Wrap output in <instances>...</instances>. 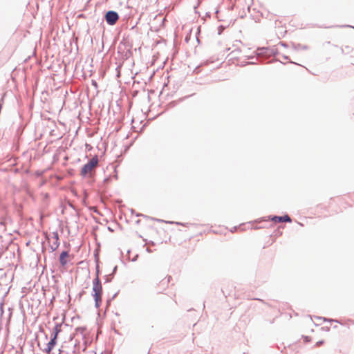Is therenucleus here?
Segmentation results:
<instances>
[{
    "label": "nucleus",
    "mask_w": 354,
    "mask_h": 354,
    "mask_svg": "<svg viewBox=\"0 0 354 354\" xmlns=\"http://www.w3.org/2000/svg\"><path fill=\"white\" fill-rule=\"evenodd\" d=\"M93 85H95V86H97V83H96V82L93 81Z\"/></svg>",
    "instance_id": "nucleus-25"
},
{
    "label": "nucleus",
    "mask_w": 354,
    "mask_h": 354,
    "mask_svg": "<svg viewBox=\"0 0 354 354\" xmlns=\"http://www.w3.org/2000/svg\"><path fill=\"white\" fill-rule=\"evenodd\" d=\"M98 157L97 156H94L91 159H90L86 164H85L80 171V175L82 177L86 176H92L93 171L95 168L98 165Z\"/></svg>",
    "instance_id": "nucleus-2"
},
{
    "label": "nucleus",
    "mask_w": 354,
    "mask_h": 354,
    "mask_svg": "<svg viewBox=\"0 0 354 354\" xmlns=\"http://www.w3.org/2000/svg\"><path fill=\"white\" fill-rule=\"evenodd\" d=\"M117 270V266H115L113 270V274L116 272Z\"/></svg>",
    "instance_id": "nucleus-19"
},
{
    "label": "nucleus",
    "mask_w": 354,
    "mask_h": 354,
    "mask_svg": "<svg viewBox=\"0 0 354 354\" xmlns=\"http://www.w3.org/2000/svg\"><path fill=\"white\" fill-rule=\"evenodd\" d=\"M157 221H159V222H163L162 220H160V219H157Z\"/></svg>",
    "instance_id": "nucleus-26"
},
{
    "label": "nucleus",
    "mask_w": 354,
    "mask_h": 354,
    "mask_svg": "<svg viewBox=\"0 0 354 354\" xmlns=\"http://www.w3.org/2000/svg\"><path fill=\"white\" fill-rule=\"evenodd\" d=\"M111 280L108 279L107 276H106V280H105V282L106 283H108V282H110Z\"/></svg>",
    "instance_id": "nucleus-20"
},
{
    "label": "nucleus",
    "mask_w": 354,
    "mask_h": 354,
    "mask_svg": "<svg viewBox=\"0 0 354 354\" xmlns=\"http://www.w3.org/2000/svg\"><path fill=\"white\" fill-rule=\"evenodd\" d=\"M248 64H252L253 62H248Z\"/></svg>",
    "instance_id": "nucleus-29"
},
{
    "label": "nucleus",
    "mask_w": 354,
    "mask_h": 354,
    "mask_svg": "<svg viewBox=\"0 0 354 354\" xmlns=\"http://www.w3.org/2000/svg\"><path fill=\"white\" fill-rule=\"evenodd\" d=\"M117 295H118V292H117V293H115V294H114V295H113V296L112 297V298H111V300H112V299H114L115 298V297L117 296Z\"/></svg>",
    "instance_id": "nucleus-21"
},
{
    "label": "nucleus",
    "mask_w": 354,
    "mask_h": 354,
    "mask_svg": "<svg viewBox=\"0 0 354 354\" xmlns=\"http://www.w3.org/2000/svg\"><path fill=\"white\" fill-rule=\"evenodd\" d=\"M272 53L273 50L267 47L259 48L257 50V59L259 60H262L270 57Z\"/></svg>",
    "instance_id": "nucleus-4"
},
{
    "label": "nucleus",
    "mask_w": 354,
    "mask_h": 354,
    "mask_svg": "<svg viewBox=\"0 0 354 354\" xmlns=\"http://www.w3.org/2000/svg\"><path fill=\"white\" fill-rule=\"evenodd\" d=\"M120 16L116 11L109 10L104 15V19L107 24L110 26L115 25L119 20Z\"/></svg>",
    "instance_id": "nucleus-3"
},
{
    "label": "nucleus",
    "mask_w": 354,
    "mask_h": 354,
    "mask_svg": "<svg viewBox=\"0 0 354 354\" xmlns=\"http://www.w3.org/2000/svg\"><path fill=\"white\" fill-rule=\"evenodd\" d=\"M342 27H351V28H353V26H349V25H347V26H343ZM353 28H354V27H353Z\"/></svg>",
    "instance_id": "nucleus-24"
},
{
    "label": "nucleus",
    "mask_w": 354,
    "mask_h": 354,
    "mask_svg": "<svg viewBox=\"0 0 354 354\" xmlns=\"http://www.w3.org/2000/svg\"><path fill=\"white\" fill-rule=\"evenodd\" d=\"M57 339L56 338L50 337V340L46 344V347L43 350V351L46 354H52L51 352L57 344Z\"/></svg>",
    "instance_id": "nucleus-5"
},
{
    "label": "nucleus",
    "mask_w": 354,
    "mask_h": 354,
    "mask_svg": "<svg viewBox=\"0 0 354 354\" xmlns=\"http://www.w3.org/2000/svg\"><path fill=\"white\" fill-rule=\"evenodd\" d=\"M284 58H285L286 59H288V57L287 56H285V57H284Z\"/></svg>",
    "instance_id": "nucleus-27"
},
{
    "label": "nucleus",
    "mask_w": 354,
    "mask_h": 354,
    "mask_svg": "<svg viewBox=\"0 0 354 354\" xmlns=\"http://www.w3.org/2000/svg\"><path fill=\"white\" fill-rule=\"evenodd\" d=\"M304 341H305L306 342H310V337H308V336H305V337H304Z\"/></svg>",
    "instance_id": "nucleus-15"
},
{
    "label": "nucleus",
    "mask_w": 354,
    "mask_h": 354,
    "mask_svg": "<svg viewBox=\"0 0 354 354\" xmlns=\"http://www.w3.org/2000/svg\"><path fill=\"white\" fill-rule=\"evenodd\" d=\"M84 330H85V329H84V328H83V327H78V328H76V330H77V332H80L81 333H84Z\"/></svg>",
    "instance_id": "nucleus-13"
},
{
    "label": "nucleus",
    "mask_w": 354,
    "mask_h": 354,
    "mask_svg": "<svg viewBox=\"0 0 354 354\" xmlns=\"http://www.w3.org/2000/svg\"><path fill=\"white\" fill-rule=\"evenodd\" d=\"M137 257H138V255H136V257L132 259V261H136Z\"/></svg>",
    "instance_id": "nucleus-23"
},
{
    "label": "nucleus",
    "mask_w": 354,
    "mask_h": 354,
    "mask_svg": "<svg viewBox=\"0 0 354 354\" xmlns=\"http://www.w3.org/2000/svg\"><path fill=\"white\" fill-rule=\"evenodd\" d=\"M58 354H64V352L61 349H59V353Z\"/></svg>",
    "instance_id": "nucleus-22"
},
{
    "label": "nucleus",
    "mask_w": 354,
    "mask_h": 354,
    "mask_svg": "<svg viewBox=\"0 0 354 354\" xmlns=\"http://www.w3.org/2000/svg\"><path fill=\"white\" fill-rule=\"evenodd\" d=\"M323 344H324V341L323 340H319V341H318L316 343L315 346H319L322 345Z\"/></svg>",
    "instance_id": "nucleus-14"
},
{
    "label": "nucleus",
    "mask_w": 354,
    "mask_h": 354,
    "mask_svg": "<svg viewBox=\"0 0 354 354\" xmlns=\"http://www.w3.org/2000/svg\"><path fill=\"white\" fill-rule=\"evenodd\" d=\"M3 303H1L0 305V310H1V313H3Z\"/></svg>",
    "instance_id": "nucleus-18"
},
{
    "label": "nucleus",
    "mask_w": 354,
    "mask_h": 354,
    "mask_svg": "<svg viewBox=\"0 0 354 354\" xmlns=\"http://www.w3.org/2000/svg\"><path fill=\"white\" fill-rule=\"evenodd\" d=\"M97 276L93 281V293L92 295L95 300V306L99 308L102 301V287L100 279H99V270L97 268Z\"/></svg>",
    "instance_id": "nucleus-1"
},
{
    "label": "nucleus",
    "mask_w": 354,
    "mask_h": 354,
    "mask_svg": "<svg viewBox=\"0 0 354 354\" xmlns=\"http://www.w3.org/2000/svg\"><path fill=\"white\" fill-rule=\"evenodd\" d=\"M53 239H55V241H56V240H59V234H58V232H53Z\"/></svg>",
    "instance_id": "nucleus-11"
},
{
    "label": "nucleus",
    "mask_w": 354,
    "mask_h": 354,
    "mask_svg": "<svg viewBox=\"0 0 354 354\" xmlns=\"http://www.w3.org/2000/svg\"><path fill=\"white\" fill-rule=\"evenodd\" d=\"M62 324H56L55 326H54L50 337L57 339L59 333L62 331Z\"/></svg>",
    "instance_id": "nucleus-8"
},
{
    "label": "nucleus",
    "mask_w": 354,
    "mask_h": 354,
    "mask_svg": "<svg viewBox=\"0 0 354 354\" xmlns=\"http://www.w3.org/2000/svg\"><path fill=\"white\" fill-rule=\"evenodd\" d=\"M324 320L325 322H326V321H327V322H337V320H333V319H326V318H324Z\"/></svg>",
    "instance_id": "nucleus-17"
},
{
    "label": "nucleus",
    "mask_w": 354,
    "mask_h": 354,
    "mask_svg": "<svg viewBox=\"0 0 354 354\" xmlns=\"http://www.w3.org/2000/svg\"><path fill=\"white\" fill-rule=\"evenodd\" d=\"M271 221L275 223H282V222H288L290 223L292 221L290 217L286 214L284 216H273L271 217Z\"/></svg>",
    "instance_id": "nucleus-6"
},
{
    "label": "nucleus",
    "mask_w": 354,
    "mask_h": 354,
    "mask_svg": "<svg viewBox=\"0 0 354 354\" xmlns=\"http://www.w3.org/2000/svg\"><path fill=\"white\" fill-rule=\"evenodd\" d=\"M69 255L68 251H62L59 255V263L62 266H65L67 264L66 257Z\"/></svg>",
    "instance_id": "nucleus-7"
},
{
    "label": "nucleus",
    "mask_w": 354,
    "mask_h": 354,
    "mask_svg": "<svg viewBox=\"0 0 354 354\" xmlns=\"http://www.w3.org/2000/svg\"><path fill=\"white\" fill-rule=\"evenodd\" d=\"M110 180V177L105 178L104 179V183H108Z\"/></svg>",
    "instance_id": "nucleus-16"
},
{
    "label": "nucleus",
    "mask_w": 354,
    "mask_h": 354,
    "mask_svg": "<svg viewBox=\"0 0 354 354\" xmlns=\"http://www.w3.org/2000/svg\"><path fill=\"white\" fill-rule=\"evenodd\" d=\"M244 224H241L239 227H234L233 229L231 230L232 232L236 231L238 228L243 230V228H242V226Z\"/></svg>",
    "instance_id": "nucleus-12"
},
{
    "label": "nucleus",
    "mask_w": 354,
    "mask_h": 354,
    "mask_svg": "<svg viewBox=\"0 0 354 354\" xmlns=\"http://www.w3.org/2000/svg\"><path fill=\"white\" fill-rule=\"evenodd\" d=\"M177 225H183L182 223H176Z\"/></svg>",
    "instance_id": "nucleus-28"
},
{
    "label": "nucleus",
    "mask_w": 354,
    "mask_h": 354,
    "mask_svg": "<svg viewBox=\"0 0 354 354\" xmlns=\"http://www.w3.org/2000/svg\"><path fill=\"white\" fill-rule=\"evenodd\" d=\"M293 48L296 50H307L308 48V46L302 45L300 44H293Z\"/></svg>",
    "instance_id": "nucleus-9"
},
{
    "label": "nucleus",
    "mask_w": 354,
    "mask_h": 354,
    "mask_svg": "<svg viewBox=\"0 0 354 354\" xmlns=\"http://www.w3.org/2000/svg\"><path fill=\"white\" fill-rule=\"evenodd\" d=\"M59 240H56L51 245H50V248L52 250V251H55L57 250V248L59 247Z\"/></svg>",
    "instance_id": "nucleus-10"
}]
</instances>
